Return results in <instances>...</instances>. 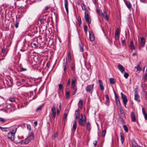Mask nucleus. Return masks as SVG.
I'll list each match as a JSON object with an SVG mask.
<instances>
[{
  "label": "nucleus",
  "mask_w": 147,
  "mask_h": 147,
  "mask_svg": "<svg viewBox=\"0 0 147 147\" xmlns=\"http://www.w3.org/2000/svg\"><path fill=\"white\" fill-rule=\"evenodd\" d=\"M115 100L117 104L118 105H120V101L118 96L116 95L115 93Z\"/></svg>",
  "instance_id": "22"
},
{
  "label": "nucleus",
  "mask_w": 147,
  "mask_h": 147,
  "mask_svg": "<svg viewBox=\"0 0 147 147\" xmlns=\"http://www.w3.org/2000/svg\"><path fill=\"white\" fill-rule=\"evenodd\" d=\"M117 68L121 73H123L124 72L125 69L122 65L120 64L118 65Z\"/></svg>",
  "instance_id": "10"
},
{
  "label": "nucleus",
  "mask_w": 147,
  "mask_h": 147,
  "mask_svg": "<svg viewBox=\"0 0 147 147\" xmlns=\"http://www.w3.org/2000/svg\"><path fill=\"white\" fill-rule=\"evenodd\" d=\"M130 49L131 50H133L135 49L134 45L132 40L130 42Z\"/></svg>",
  "instance_id": "28"
},
{
  "label": "nucleus",
  "mask_w": 147,
  "mask_h": 147,
  "mask_svg": "<svg viewBox=\"0 0 147 147\" xmlns=\"http://www.w3.org/2000/svg\"><path fill=\"white\" fill-rule=\"evenodd\" d=\"M85 18L86 20V22L90 24L91 22V20L90 17L88 14V11H86L85 12Z\"/></svg>",
  "instance_id": "4"
},
{
  "label": "nucleus",
  "mask_w": 147,
  "mask_h": 147,
  "mask_svg": "<svg viewBox=\"0 0 147 147\" xmlns=\"http://www.w3.org/2000/svg\"><path fill=\"white\" fill-rule=\"evenodd\" d=\"M128 76H129V74L127 73H124V76L125 78H126V79L128 77Z\"/></svg>",
  "instance_id": "46"
},
{
  "label": "nucleus",
  "mask_w": 147,
  "mask_h": 147,
  "mask_svg": "<svg viewBox=\"0 0 147 147\" xmlns=\"http://www.w3.org/2000/svg\"><path fill=\"white\" fill-rule=\"evenodd\" d=\"M29 140L27 138L24 140V142L26 144H27L30 142Z\"/></svg>",
  "instance_id": "35"
},
{
  "label": "nucleus",
  "mask_w": 147,
  "mask_h": 147,
  "mask_svg": "<svg viewBox=\"0 0 147 147\" xmlns=\"http://www.w3.org/2000/svg\"><path fill=\"white\" fill-rule=\"evenodd\" d=\"M71 70L74 73H75V63L74 62H73L71 64Z\"/></svg>",
  "instance_id": "25"
},
{
  "label": "nucleus",
  "mask_w": 147,
  "mask_h": 147,
  "mask_svg": "<svg viewBox=\"0 0 147 147\" xmlns=\"http://www.w3.org/2000/svg\"><path fill=\"white\" fill-rule=\"evenodd\" d=\"M119 111L121 114H122L125 117V113H124V111L121 107L119 108Z\"/></svg>",
  "instance_id": "29"
},
{
  "label": "nucleus",
  "mask_w": 147,
  "mask_h": 147,
  "mask_svg": "<svg viewBox=\"0 0 147 147\" xmlns=\"http://www.w3.org/2000/svg\"><path fill=\"white\" fill-rule=\"evenodd\" d=\"M74 90V91L73 93V95L75 94L76 93L77 91V89L73 90Z\"/></svg>",
  "instance_id": "59"
},
{
  "label": "nucleus",
  "mask_w": 147,
  "mask_h": 147,
  "mask_svg": "<svg viewBox=\"0 0 147 147\" xmlns=\"http://www.w3.org/2000/svg\"><path fill=\"white\" fill-rule=\"evenodd\" d=\"M105 96L107 100V101H109V98L108 95L107 94H106L105 95Z\"/></svg>",
  "instance_id": "48"
},
{
  "label": "nucleus",
  "mask_w": 147,
  "mask_h": 147,
  "mask_svg": "<svg viewBox=\"0 0 147 147\" xmlns=\"http://www.w3.org/2000/svg\"><path fill=\"white\" fill-rule=\"evenodd\" d=\"M5 49L4 48H3L2 49H1V52L3 53H4L5 52Z\"/></svg>",
  "instance_id": "63"
},
{
  "label": "nucleus",
  "mask_w": 147,
  "mask_h": 147,
  "mask_svg": "<svg viewBox=\"0 0 147 147\" xmlns=\"http://www.w3.org/2000/svg\"><path fill=\"white\" fill-rule=\"evenodd\" d=\"M15 134L11 132H9L8 134V137L11 140L13 141L14 139Z\"/></svg>",
  "instance_id": "9"
},
{
  "label": "nucleus",
  "mask_w": 147,
  "mask_h": 147,
  "mask_svg": "<svg viewBox=\"0 0 147 147\" xmlns=\"http://www.w3.org/2000/svg\"><path fill=\"white\" fill-rule=\"evenodd\" d=\"M8 100L11 102H13L15 101V99L13 97H10Z\"/></svg>",
  "instance_id": "34"
},
{
  "label": "nucleus",
  "mask_w": 147,
  "mask_h": 147,
  "mask_svg": "<svg viewBox=\"0 0 147 147\" xmlns=\"http://www.w3.org/2000/svg\"><path fill=\"white\" fill-rule=\"evenodd\" d=\"M115 37L116 39H118L119 38V34H115Z\"/></svg>",
  "instance_id": "57"
},
{
  "label": "nucleus",
  "mask_w": 147,
  "mask_h": 147,
  "mask_svg": "<svg viewBox=\"0 0 147 147\" xmlns=\"http://www.w3.org/2000/svg\"><path fill=\"white\" fill-rule=\"evenodd\" d=\"M80 50V51L82 52H83L84 51V48L82 46V45L80 44H79Z\"/></svg>",
  "instance_id": "37"
},
{
  "label": "nucleus",
  "mask_w": 147,
  "mask_h": 147,
  "mask_svg": "<svg viewBox=\"0 0 147 147\" xmlns=\"http://www.w3.org/2000/svg\"><path fill=\"white\" fill-rule=\"evenodd\" d=\"M96 11L97 13H98V14L99 15H100V10L98 9H96Z\"/></svg>",
  "instance_id": "55"
},
{
  "label": "nucleus",
  "mask_w": 147,
  "mask_h": 147,
  "mask_svg": "<svg viewBox=\"0 0 147 147\" xmlns=\"http://www.w3.org/2000/svg\"><path fill=\"white\" fill-rule=\"evenodd\" d=\"M131 145L132 147H138L139 146L135 140H133L132 141Z\"/></svg>",
  "instance_id": "24"
},
{
  "label": "nucleus",
  "mask_w": 147,
  "mask_h": 147,
  "mask_svg": "<svg viewBox=\"0 0 147 147\" xmlns=\"http://www.w3.org/2000/svg\"><path fill=\"white\" fill-rule=\"evenodd\" d=\"M135 94H134V100L137 101L138 102H140V97L139 95L138 94L137 92L136 91V89L135 90Z\"/></svg>",
  "instance_id": "7"
},
{
  "label": "nucleus",
  "mask_w": 147,
  "mask_h": 147,
  "mask_svg": "<svg viewBox=\"0 0 147 147\" xmlns=\"http://www.w3.org/2000/svg\"><path fill=\"white\" fill-rule=\"evenodd\" d=\"M39 20L41 23H44V20L43 19H39Z\"/></svg>",
  "instance_id": "60"
},
{
  "label": "nucleus",
  "mask_w": 147,
  "mask_h": 147,
  "mask_svg": "<svg viewBox=\"0 0 147 147\" xmlns=\"http://www.w3.org/2000/svg\"><path fill=\"white\" fill-rule=\"evenodd\" d=\"M34 135L32 133H29V134L28 137L27 138L29 140V141L30 142L31 140L34 139Z\"/></svg>",
  "instance_id": "14"
},
{
  "label": "nucleus",
  "mask_w": 147,
  "mask_h": 147,
  "mask_svg": "<svg viewBox=\"0 0 147 147\" xmlns=\"http://www.w3.org/2000/svg\"><path fill=\"white\" fill-rule=\"evenodd\" d=\"M26 99L29 101L31 100L34 98H36V95L33 96V94L31 92L26 94Z\"/></svg>",
  "instance_id": "3"
},
{
  "label": "nucleus",
  "mask_w": 147,
  "mask_h": 147,
  "mask_svg": "<svg viewBox=\"0 0 147 147\" xmlns=\"http://www.w3.org/2000/svg\"><path fill=\"white\" fill-rule=\"evenodd\" d=\"M44 105V104H43L40 106H39L36 109V111L37 112L41 110L42 107Z\"/></svg>",
  "instance_id": "31"
},
{
  "label": "nucleus",
  "mask_w": 147,
  "mask_h": 147,
  "mask_svg": "<svg viewBox=\"0 0 147 147\" xmlns=\"http://www.w3.org/2000/svg\"><path fill=\"white\" fill-rule=\"evenodd\" d=\"M77 20L78 22L79 25L80 26L82 22H81V18L80 16H78V18H77Z\"/></svg>",
  "instance_id": "33"
},
{
  "label": "nucleus",
  "mask_w": 147,
  "mask_h": 147,
  "mask_svg": "<svg viewBox=\"0 0 147 147\" xmlns=\"http://www.w3.org/2000/svg\"><path fill=\"white\" fill-rule=\"evenodd\" d=\"M69 110L66 109L65 111V114L63 116V121H65V119L66 118L67 114L69 112Z\"/></svg>",
  "instance_id": "19"
},
{
  "label": "nucleus",
  "mask_w": 147,
  "mask_h": 147,
  "mask_svg": "<svg viewBox=\"0 0 147 147\" xmlns=\"http://www.w3.org/2000/svg\"><path fill=\"white\" fill-rule=\"evenodd\" d=\"M86 122V120L83 117V116L81 114V117L78 120V123L79 125L81 126H83L85 125Z\"/></svg>",
  "instance_id": "2"
},
{
  "label": "nucleus",
  "mask_w": 147,
  "mask_h": 147,
  "mask_svg": "<svg viewBox=\"0 0 147 147\" xmlns=\"http://www.w3.org/2000/svg\"><path fill=\"white\" fill-rule=\"evenodd\" d=\"M99 86L100 88V90H104V87L103 86V83L101 80H98Z\"/></svg>",
  "instance_id": "16"
},
{
  "label": "nucleus",
  "mask_w": 147,
  "mask_h": 147,
  "mask_svg": "<svg viewBox=\"0 0 147 147\" xmlns=\"http://www.w3.org/2000/svg\"><path fill=\"white\" fill-rule=\"evenodd\" d=\"M68 56L69 61H70L71 60V57L70 53H68Z\"/></svg>",
  "instance_id": "44"
},
{
  "label": "nucleus",
  "mask_w": 147,
  "mask_h": 147,
  "mask_svg": "<svg viewBox=\"0 0 147 147\" xmlns=\"http://www.w3.org/2000/svg\"><path fill=\"white\" fill-rule=\"evenodd\" d=\"M119 32L118 29H117L116 31L115 32V34H119Z\"/></svg>",
  "instance_id": "52"
},
{
  "label": "nucleus",
  "mask_w": 147,
  "mask_h": 147,
  "mask_svg": "<svg viewBox=\"0 0 147 147\" xmlns=\"http://www.w3.org/2000/svg\"><path fill=\"white\" fill-rule=\"evenodd\" d=\"M51 112L53 119H55L56 115V110L54 106L52 107L51 109Z\"/></svg>",
  "instance_id": "8"
},
{
  "label": "nucleus",
  "mask_w": 147,
  "mask_h": 147,
  "mask_svg": "<svg viewBox=\"0 0 147 147\" xmlns=\"http://www.w3.org/2000/svg\"><path fill=\"white\" fill-rule=\"evenodd\" d=\"M32 45H33L35 48H37L38 47V44L36 43H32Z\"/></svg>",
  "instance_id": "49"
},
{
  "label": "nucleus",
  "mask_w": 147,
  "mask_h": 147,
  "mask_svg": "<svg viewBox=\"0 0 147 147\" xmlns=\"http://www.w3.org/2000/svg\"><path fill=\"white\" fill-rule=\"evenodd\" d=\"M17 128L16 126H14L12 127L11 130L10 131L12 134H14L16 133L17 131Z\"/></svg>",
  "instance_id": "26"
},
{
  "label": "nucleus",
  "mask_w": 147,
  "mask_h": 147,
  "mask_svg": "<svg viewBox=\"0 0 147 147\" xmlns=\"http://www.w3.org/2000/svg\"><path fill=\"white\" fill-rule=\"evenodd\" d=\"M76 128V122L75 121L73 124V128L74 130H75Z\"/></svg>",
  "instance_id": "39"
},
{
  "label": "nucleus",
  "mask_w": 147,
  "mask_h": 147,
  "mask_svg": "<svg viewBox=\"0 0 147 147\" xmlns=\"http://www.w3.org/2000/svg\"><path fill=\"white\" fill-rule=\"evenodd\" d=\"M94 84L87 85L85 88L86 91L91 94H92L94 89Z\"/></svg>",
  "instance_id": "1"
},
{
  "label": "nucleus",
  "mask_w": 147,
  "mask_h": 147,
  "mask_svg": "<svg viewBox=\"0 0 147 147\" xmlns=\"http://www.w3.org/2000/svg\"><path fill=\"white\" fill-rule=\"evenodd\" d=\"M70 82V79H69L68 80L67 82V86H68L69 85Z\"/></svg>",
  "instance_id": "56"
},
{
  "label": "nucleus",
  "mask_w": 147,
  "mask_h": 147,
  "mask_svg": "<svg viewBox=\"0 0 147 147\" xmlns=\"http://www.w3.org/2000/svg\"><path fill=\"white\" fill-rule=\"evenodd\" d=\"M90 122H88L87 123V127L86 128L87 129V130L88 131H90Z\"/></svg>",
  "instance_id": "30"
},
{
  "label": "nucleus",
  "mask_w": 147,
  "mask_h": 147,
  "mask_svg": "<svg viewBox=\"0 0 147 147\" xmlns=\"http://www.w3.org/2000/svg\"><path fill=\"white\" fill-rule=\"evenodd\" d=\"M61 108V103L58 104L57 105V109H60Z\"/></svg>",
  "instance_id": "42"
},
{
  "label": "nucleus",
  "mask_w": 147,
  "mask_h": 147,
  "mask_svg": "<svg viewBox=\"0 0 147 147\" xmlns=\"http://www.w3.org/2000/svg\"><path fill=\"white\" fill-rule=\"evenodd\" d=\"M131 118L132 122H135L136 121V118L135 114L133 112L131 113Z\"/></svg>",
  "instance_id": "11"
},
{
  "label": "nucleus",
  "mask_w": 147,
  "mask_h": 147,
  "mask_svg": "<svg viewBox=\"0 0 147 147\" xmlns=\"http://www.w3.org/2000/svg\"><path fill=\"white\" fill-rule=\"evenodd\" d=\"M89 38L90 41L92 42L95 40V37L93 32L91 30L89 31Z\"/></svg>",
  "instance_id": "6"
},
{
  "label": "nucleus",
  "mask_w": 147,
  "mask_h": 147,
  "mask_svg": "<svg viewBox=\"0 0 147 147\" xmlns=\"http://www.w3.org/2000/svg\"><path fill=\"white\" fill-rule=\"evenodd\" d=\"M81 6L82 9H86V8L84 3H82L81 4Z\"/></svg>",
  "instance_id": "45"
},
{
  "label": "nucleus",
  "mask_w": 147,
  "mask_h": 147,
  "mask_svg": "<svg viewBox=\"0 0 147 147\" xmlns=\"http://www.w3.org/2000/svg\"><path fill=\"white\" fill-rule=\"evenodd\" d=\"M135 68L137 69L138 71H141L142 70L141 68L140 67L139 65H137L135 67Z\"/></svg>",
  "instance_id": "36"
},
{
  "label": "nucleus",
  "mask_w": 147,
  "mask_h": 147,
  "mask_svg": "<svg viewBox=\"0 0 147 147\" xmlns=\"http://www.w3.org/2000/svg\"><path fill=\"white\" fill-rule=\"evenodd\" d=\"M106 133V131L105 130H104L102 132V137H104Z\"/></svg>",
  "instance_id": "47"
},
{
  "label": "nucleus",
  "mask_w": 147,
  "mask_h": 147,
  "mask_svg": "<svg viewBox=\"0 0 147 147\" xmlns=\"http://www.w3.org/2000/svg\"><path fill=\"white\" fill-rule=\"evenodd\" d=\"M21 71H24L27 70V69L26 68L23 67H21Z\"/></svg>",
  "instance_id": "58"
},
{
  "label": "nucleus",
  "mask_w": 147,
  "mask_h": 147,
  "mask_svg": "<svg viewBox=\"0 0 147 147\" xmlns=\"http://www.w3.org/2000/svg\"><path fill=\"white\" fill-rule=\"evenodd\" d=\"M121 98L123 100V102L125 103L127 102V99L126 96L123 94L122 92L121 93Z\"/></svg>",
  "instance_id": "15"
},
{
  "label": "nucleus",
  "mask_w": 147,
  "mask_h": 147,
  "mask_svg": "<svg viewBox=\"0 0 147 147\" xmlns=\"http://www.w3.org/2000/svg\"><path fill=\"white\" fill-rule=\"evenodd\" d=\"M140 45L142 47H144L145 44V40L143 37L140 38Z\"/></svg>",
  "instance_id": "18"
},
{
  "label": "nucleus",
  "mask_w": 147,
  "mask_h": 147,
  "mask_svg": "<svg viewBox=\"0 0 147 147\" xmlns=\"http://www.w3.org/2000/svg\"><path fill=\"white\" fill-rule=\"evenodd\" d=\"M21 81L23 82L24 83L26 82V80L24 79H21Z\"/></svg>",
  "instance_id": "64"
},
{
  "label": "nucleus",
  "mask_w": 147,
  "mask_h": 147,
  "mask_svg": "<svg viewBox=\"0 0 147 147\" xmlns=\"http://www.w3.org/2000/svg\"><path fill=\"white\" fill-rule=\"evenodd\" d=\"M58 86H59V88L60 90H61L62 89V88H63V86L61 84H59Z\"/></svg>",
  "instance_id": "53"
},
{
  "label": "nucleus",
  "mask_w": 147,
  "mask_h": 147,
  "mask_svg": "<svg viewBox=\"0 0 147 147\" xmlns=\"http://www.w3.org/2000/svg\"><path fill=\"white\" fill-rule=\"evenodd\" d=\"M64 5L67 14L68 13V1L67 0H64Z\"/></svg>",
  "instance_id": "13"
},
{
  "label": "nucleus",
  "mask_w": 147,
  "mask_h": 147,
  "mask_svg": "<svg viewBox=\"0 0 147 147\" xmlns=\"http://www.w3.org/2000/svg\"><path fill=\"white\" fill-rule=\"evenodd\" d=\"M26 126H27V129L29 130L30 131L31 130V126L29 124H26Z\"/></svg>",
  "instance_id": "43"
},
{
  "label": "nucleus",
  "mask_w": 147,
  "mask_h": 147,
  "mask_svg": "<svg viewBox=\"0 0 147 147\" xmlns=\"http://www.w3.org/2000/svg\"><path fill=\"white\" fill-rule=\"evenodd\" d=\"M76 82V78H73L72 79V81L71 82V88L73 90L77 89V88L75 84Z\"/></svg>",
  "instance_id": "5"
},
{
  "label": "nucleus",
  "mask_w": 147,
  "mask_h": 147,
  "mask_svg": "<svg viewBox=\"0 0 147 147\" xmlns=\"http://www.w3.org/2000/svg\"><path fill=\"white\" fill-rule=\"evenodd\" d=\"M57 109V113L58 115H59L60 111V109Z\"/></svg>",
  "instance_id": "62"
},
{
  "label": "nucleus",
  "mask_w": 147,
  "mask_h": 147,
  "mask_svg": "<svg viewBox=\"0 0 147 147\" xmlns=\"http://www.w3.org/2000/svg\"><path fill=\"white\" fill-rule=\"evenodd\" d=\"M83 101L82 100H80L78 103V106L79 108L82 109L83 107Z\"/></svg>",
  "instance_id": "21"
},
{
  "label": "nucleus",
  "mask_w": 147,
  "mask_h": 147,
  "mask_svg": "<svg viewBox=\"0 0 147 147\" xmlns=\"http://www.w3.org/2000/svg\"><path fill=\"white\" fill-rule=\"evenodd\" d=\"M102 15L103 18L105 17L107 21H108L109 20V17L107 15V12L106 11H104L103 13H102Z\"/></svg>",
  "instance_id": "17"
},
{
  "label": "nucleus",
  "mask_w": 147,
  "mask_h": 147,
  "mask_svg": "<svg viewBox=\"0 0 147 147\" xmlns=\"http://www.w3.org/2000/svg\"><path fill=\"white\" fill-rule=\"evenodd\" d=\"M110 82L111 84H113L115 83V80L113 78H110L109 79Z\"/></svg>",
  "instance_id": "32"
},
{
  "label": "nucleus",
  "mask_w": 147,
  "mask_h": 147,
  "mask_svg": "<svg viewBox=\"0 0 147 147\" xmlns=\"http://www.w3.org/2000/svg\"><path fill=\"white\" fill-rule=\"evenodd\" d=\"M0 121L2 122H4L5 121L4 119L0 117Z\"/></svg>",
  "instance_id": "54"
},
{
  "label": "nucleus",
  "mask_w": 147,
  "mask_h": 147,
  "mask_svg": "<svg viewBox=\"0 0 147 147\" xmlns=\"http://www.w3.org/2000/svg\"><path fill=\"white\" fill-rule=\"evenodd\" d=\"M7 128H8L7 127H1L0 126V129H1L2 131H5V130H3L2 129H7Z\"/></svg>",
  "instance_id": "61"
},
{
  "label": "nucleus",
  "mask_w": 147,
  "mask_h": 147,
  "mask_svg": "<svg viewBox=\"0 0 147 147\" xmlns=\"http://www.w3.org/2000/svg\"><path fill=\"white\" fill-rule=\"evenodd\" d=\"M125 2L127 7L130 10L131 9V5L130 3L128 1H126Z\"/></svg>",
  "instance_id": "20"
},
{
  "label": "nucleus",
  "mask_w": 147,
  "mask_h": 147,
  "mask_svg": "<svg viewBox=\"0 0 147 147\" xmlns=\"http://www.w3.org/2000/svg\"><path fill=\"white\" fill-rule=\"evenodd\" d=\"M57 133H56L55 134L52 136V138L53 139H55V138H56L57 137Z\"/></svg>",
  "instance_id": "50"
},
{
  "label": "nucleus",
  "mask_w": 147,
  "mask_h": 147,
  "mask_svg": "<svg viewBox=\"0 0 147 147\" xmlns=\"http://www.w3.org/2000/svg\"><path fill=\"white\" fill-rule=\"evenodd\" d=\"M121 141L122 143H123L124 141V136L123 135H122L121 134Z\"/></svg>",
  "instance_id": "41"
},
{
  "label": "nucleus",
  "mask_w": 147,
  "mask_h": 147,
  "mask_svg": "<svg viewBox=\"0 0 147 147\" xmlns=\"http://www.w3.org/2000/svg\"><path fill=\"white\" fill-rule=\"evenodd\" d=\"M142 110L143 114L144 115L145 119L147 120V114L146 113L145 110L144 108H142Z\"/></svg>",
  "instance_id": "27"
},
{
  "label": "nucleus",
  "mask_w": 147,
  "mask_h": 147,
  "mask_svg": "<svg viewBox=\"0 0 147 147\" xmlns=\"http://www.w3.org/2000/svg\"><path fill=\"white\" fill-rule=\"evenodd\" d=\"M63 70L64 71L66 70V65L67 64V60L66 58H64L63 59Z\"/></svg>",
  "instance_id": "12"
},
{
  "label": "nucleus",
  "mask_w": 147,
  "mask_h": 147,
  "mask_svg": "<svg viewBox=\"0 0 147 147\" xmlns=\"http://www.w3.org/2000/svg\"><path fill=\"white\" fill-rule=\"evenodd\" d=\"M19 25V23L16 22V24H15V27L16 28L18 27Z\"/></svg>",
  "instance_id": "51"
},
{
  "label": "nucleus",
  "mask_w": 147,
  "mask_h": 147,
  "mask_svg": "<svg viewBox=\"0 0 147 147\" xmlns=\"http://www.w3.org/2000/svg\"><path fill=\"white\" fill-rule=\"evenodd\" d=\"M123 128L124 130L126 132H128V129L127 126L125 125H123Z\"/></svg>",
  "instance_id": "38"
},
{
  "label": "nucleus",
  "mask_w": 147,
  "mask_h": 147,
  "mask_svg": "<svg viewBox=\"0 0 147 147\" xmlns=\"http://www.w3.org/2000/svg\"><path fill=\"white\" fill-rule=\"evenodd\" d=\"M70 93L69 91H67L66 92V96L67 98H69V97Z\"/></svg>",
  "instance_id": "40"
},
{
  "label": "nucleus",
  "mask_w": 147,
  "mask_h": 147,
  "mask_svg": "<svg viewBox=\"0 0 147 147\" xmlns=\"http://www.w3.org/2000/svg\"><path fill=\"white\" fill-rule=\"evenodd\" d=\"M80 115V112L78 109L77 110L75 111V115L76 118L77 119L79 117Z\"/></svg>",
  "instance_id": "23"
}]
</instances>
